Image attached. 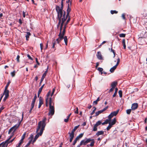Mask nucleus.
<instances>
[{
	"instance_id": "6ab92c4d",
	"label": "nucleus",
	"mask_w": 147,
	"mask_h": 147,
	"mask_svg": "<svg viewBox=\"0 0 147 147\" xmlns=\"http://www.w3.org/2000/svg\"><path fill=\"white\" fill-rule=\"evenodd\" d=\"M44 85H45V84H43L41 86V87L39 88V90H38V97L39 96V94L41 92V91H42V88H43L44 86Z\"/></svg>"
},
{
	"instance_id": "4be33fe9",
	"label": "nucleus",
	"mask_w": 147,
	"mask_h": 147,
	"mask_svg": "<svg viewBox=\"0 0 147 147\" xmlns=\"http://www.w3.org/2000/svg\"><path fill=\"white\" fill-rule=\"evenodd\" d=\"M31 35L30 33L29 32H27V34L26 35L25 37L26 38V39L27 40H28V38Z\"/></svg>"
},
{
	"instance_id": "f3484780",
	"label": "nucleus",
	"mask_w": 147,
	"mask_h": 147,
	"mask_svg": "<svg viewBox=\"0 0 147 147\" xmlns=\"http://www.w3.org/2000/svg\"><path fill=\"white\" fill-rule=\"evenodd\" d=\"M5 95V96L9 97V91L7 89H5L3 95Z\"/></svg>"
},
{
	"instance_id": "a878e982",
	"label": "nucleus",
	"mask_w": 147,
	"mask_h": 147,
	"mask_svg": "<svg viewBox=\"0 0 147 147\" xmlns=\"http://www.w3.org/2000/svg\"><path fill=\"white\" fill-rule=\"evenodd\" d=\"M45 76L42 75V77L40 82L39 83V86H40L41 85V83H42V82L43 81V80L45 78Z\"/></svg>"
},
{
	"instance_id": "de8ad7c7",
	"label": "nucleus",
	"mask_w": 147,
	"mask_h": 147,
	"mask_svg": "<svg viewBox=\"0 0 147 147\" xmlns=\"http://www.w3.org/2000/svg\"><path fill=\"white\" fill-rule=\"evenodd\" d=\"M23 142V141H21V140H20V142L19 143L17 146L16 147H20V145H21L22 144V143Z\"/></svg>"
},
{
	"instance_id": "e2e57ef3",
	"label": "nucleus",
	"mask_w": 147,
	"mask_h": 147,
	"mask_svg": "<svg viewBox=\"0 0 147 147\" xmlns=\"http://www.w3.org/2000/svg\"><path fill=\"white\" fill-rule=\"evenodd\" d=\"M69 119H68V118L67 117V118L66 119H65L64 120V121L65 122H67L69 120Z\"/></svg>"
},
{
	"instance_id": "2f4dec72",
	"label": "nucleus",
	"mask_w": 147,
	"mask_h": 147,
	"mask_svg": "<svg viewBox=\"0 0 147 147\" xmlns=\"http://www.w3.org/2000/svg\"><path fill=\"white\" fill-rule=\"evenodd\" d=\"M102 123L101 121H98L95 125L98 126L100 125Z\"/></svg>"
},
{
	"instance_id": "69168bd1",
	"label": "nucleus",
	"mask_w": 147,
	"mask_h": 147,
	"mask_svg": "<svg viewBox=\"0 0 147 147\" xmlns=\"http://www.w3.org/2000/svg\"><path fill=\"white\" fill-rule=\"evenodd\" d=\"M23 16L25 18L26 16V12L24 11L23 12Z\"/></svg>"
},
{
	"instance_id": "e433bc0d",
	"label": "nucleus",
	"mask_w": 147,
	"mask_h": 147,
	"mask_svg": "<svg viewBox=\"0 0 147 147\" xmlns=\"http://www.w3.org/2000/svg\"><path fill=\"white\" fill-rule=\"evenodd\" d=\"M119 94V97H122V92L121 90H119L118 92Z\"/></svg>"
},
{
	"instance_id": "49530a36",
	"label": "nucleus",
	"mask_w": 147,
	"mask_h": 147,
	"mask_svg": "<svg viewBox=\"0 0 147 147\" xmlns=\"http://www.w3.org/2000/svg\"><path fill=\"white\" fill-rule=\"evenodd\" d=\"M112 127V126L109 124L107 128V131L109 130Z\"/></svg>"
},
{
	"instance_id": "58836bf2",
	"label": "nucleus",
	"mask_w": 147,
	"mask_h": 147,
	"mask_svg": "<svg viewBox=\"0 0 147 147\" xmlns=\"http://www.w3.org/2000/svg\"><path fill=\"white\" fill-rule=\"evenodd\" d=\"M34 105H32V104H31V109H30V110L29 111V113H31L32 110V109L33 108H34Z\"/></svg>"
},
{
	"instance_id": "bb28decb",
	"label": "nucleus",
	"mask_w": 147,
	"mask_h": 147,
	"mask_svg": "<svg viewBox=\"0 0 147 147\" xmlns=\"http://www.w3.org/2000/svg\"><path fill=\"white\" fill-rule=\"evenodd\" d=\"M118 89L117 88H115V92L114 94H113V97H115L117 94V91H118Z\"/></svg>"
},
{
	"instance_id": "3c124183",
	"label": "nucleus",
	"mask_w": 147,
	"mask_h": 147,
	"mask_svg": "<svg viewBox=\"0 0 147 147\" xmlns=\"http://www.w3.org/2000/svg\"><path fill=\"white\" fill-rule=\"evenodd\" d=\"M41 51L42 52V50L43 49V45L42 43H40V44Z\"/></svg>"
},
{
	"instance_id": "f704fd0d",
	"label": "nucleus",
	"mask_w": 147,
	"mask_h": 147,
	"mask_svg": "<svg viewBox=\"0 0 147 147\" xmlns=\"http://www.w3.org/2000/svg\"><path fill=\"white\" fill-rule=\"evenodd\" d=\"M97 126H96L95 124L94 125L93 128V131H97Z\"/></svg>"
},
{
	"instance_id": "052dcab7",
	"label": "nucleus",
	"mask_w": 147,
	"mask_h": 147,
	"mask_svg": "<svg viewBox=\"0 0 147 147\" xmlns=\"http://www.w3.org/2000/svg\"><path fill=\"white\" fill-rule=\"evenodd\" d=\"M48 41H47V43L46 46L45 48V50H46L48 48Z\"/></svg>"
},
{
	"instance_id": "2eb2a0df",
	"label": "nucleus",
	"mask_w": 147,
	"mask_h": 147,
	"mask_svg": "<svg viewBox=\"0 0 147 147\" xmlns=\"http://www.w3.org/2000/svg\"><path fill=\"white\" fill-rule=\"evenodd\" d=\"M97 58L101 60L102 59V56L101 53L100 51H98L97 52L96 55Z\"/></svg>"
},
{
	"instance_id": "c9c22d12",
	"label": "nucleus",
	"mask_w": 147,
	"mask_h": 147,
	"mask_svg": "<svg viewBox=\"0 0 147 147\" xmlns=\"http://www.w3.org/2000/svg\"><path fill=\"white\" fill-rule=\"evenodd\" d=\"M10 83H11V81L10 80H9L8 81V82L6 86H5V89L6 90L7 89L8 87V86H9V84H10Z\"/></svg>"
},
{
	"instance_id": "c85d7f7f",
	"label": "nucleus",
	"mask_w": 147,
	"mask_h": 147,
	"mask_svg": "<svg viewBox=\"0 0 147 147\" xmlns=\"http://www.w3.org/2000/svg\"><path fill=\"white\" fill-rule=\"evenodd\" d=\"M97 69L99 71H100L101 72V74H103V72H102V71H103V69L102 68H101V67H98V68Z\"/></svg>"
},
{
	"instance_id": "f257e3e1",
	"label": "nucleus",
	"mask_w": 147,
	"mask_h": 147,
	"mask_svg": "<svg viewBox=\"0 0 147 147\" xmlns=\"http://www.w3.org/2000/svg\"><path fill=\"white\" fill-rule=\"evenodd\" d=\"M46 118L44 117L42 121H40L38 122L36 130V133L37 134L32 142V144L34 143L35 142L39 136L42 135L46 125Z\"/></svg>"
},
{
	"instance_id": "4d7b16f0",
	"label": "nucleus",
	"mask_w": 147,
	"mask_h": 147,
	"mask_svg": "<svg viewBox=\"0 0 147 147\" xmlns=\"http://www.w3.org/2000/svg\"><path fill=\"white\" fill-rule=\"evenodd\" d=\"M35 59H36V63H37V64L38 65H39L40 63H39V62L38 61V59L37 58H36Z\"/></svg>"
},
{
	"instance_id": "864d4df0",
	"label": "nucleus",
	"mask_w": 147,
	"mask_h": 147,
	"mask_svg": "<svg viewBox=\"0 0 147 147\" xmlns=\"http://www.w3.org/2000/svg\"><path fill=\"white\" fill-rule=\"evenodd\" d=\"M27 57H28L29 59H30L31 60H33V59L31 57L30 55H29L27 54Z\"/></svg>"
},
{
	"instance_id": "8fccbe9b",
	"label": "nucleus",
	"mask_w": 147,
	"mask_h": 147,
	"mask_svg": "<svg viewBox=\"0 0 147 147\" xmlns=\"http://www.w3.org/2000/svg\"><path fill=\"white\" fill-rule=\"evenodd\" d=\"M20 58V56L19 55H18L17 56V57L16 58V60L18 62H19L20 61H19Z\"/></svg>"
},
{
	"instance_id": "ddd939ff",
	"label": "nucleus",
	"mask_w": 147,
	"mask_h": 147,
	"mask_svg": "<svg viewBox=\"0 0 147 147\" xmlns=\"http://www.w3.org/2000/svg\"><path fill=\"white\" fill-rule=\"evenodd\" d=\"M43 104V99L40 96L39 98V104L38 106V108H40L41 105Z\"/></svg>"
},
{
	"instance_id": "79ce46f5",
	"label": "nucleus",
	"mask_w": 147,
	"mask_h": 147,
	"mask_svg": "<svg viewBox=\"0 0 147 147\" xmlns=\"http://www.w3.org/2000/svg\"><path fill=\"white\" fill-rule=\"evenodd\" d=\"M131 111V109H128L126 110V113L127 114L129 115L130 114Z\"/></svg>"
},
{
	"instance_id": "c756f323",
	"label": "nucleus",
	"mask_w": 147,
	"mask_h": 147,
	"mask_svg": "<svg viewBox=\"0 0 147 147\" xmlns=\"http://www.w3.org/2000/svg\"><path fill=\"white\" fill-rule=\"evenodd\" d=\"M26 134V132H25L24 134H23V135L22 136V138H21V140H20L21 141H23L24 139V138H25Z\"/></svg>"
},
{
	"instance_id": "9d476101",
	"label": "nucleus",
	"mask_w": 147,
	"mask_h": 147,
	"mask_svg": "<svg viewBox=\"0 0 147 147\" xmlns=\"http://www.w3.org/2000/svg\"><path fill=\"white\" fill-rule=\"evenodd\" d=\"M119 109L117 111H114L111 113L108 116V118L109 119H111L114 116H116L118 113L119 111Z\"/></svg>"
},
{
	"instance_id": "a211bd4d",
	"label": "nucleus",
	"mask_w": 147,
	"mask_h": 147,
	"mask_svg": "<svg viewBox=\"0 0 147 147\" xmlns=\"http://www.w3.org/2000/svg\"><path fill=\"white\" fill-rule=\"evenodd\" d=\"M91 140H91V142L90 144H88L87 145V146L88 147H89V146H93L94 145V139H91Z\"/></svg>"
},
{
	"instance_id": "7ed1b4c3",
	"label": "nucleus",
	"mask_w": 147,
	"mask_h": 147,
	"mask_svg": "<svg viewBox=\"0 0 147 147\" xmlns=\"http://www.w3.org/2000/svg\"><path fill=\"white\" fill-rule=\"evenodd\" d=\"M65 26L64 28L63 29L62 32L59 33L58 35L59 37L56 39V41H54L55 42H56V43H59L63 38L66 45H67V36H65L63 37L65 35Z\"/></svg>"
},
{
	"instance_id": "cd10ccee",
	"label": "nucleus",
	"mask_w": 147,
	"mask_h": 147,
	"mask_svg": "<svg viewBox=\"0 0 147 147\" xmlns=\"http://www.w3.org/2000/svg\"><path fill=\"white\" fill-rule=\"evenodd\" d=\"M80 125H79L78 126H75L74 129L72 130L71 131L74 133L75 131L78 128Z\"/></svg>"
},
{
	"instance_id": "412c9836",
	"label": "nucleus",
	"mask_w": 147,
	"mask_h": 147,
	"mask_svg": "<svg viewBox=\"0 0 147 147\" xmlns=\"http://www.w3.org/2000/svg\"><path fill=\"white\" fill-rule=\"evenodd\" d=\"M117 84V82H113L111 84V86L113 88H115Z\"/></svg>"
},
{
	"instance_id": "7c9ffc66",
	"label": "nucleus",
	"mask_w": 147,
	"mask_h": 147,
	"mask_svg": "<svg viewBox=\"0 0 147 147\" xmlns=\"http://www.w3.org/2000/svg\"><path fill=\"white\" fill-rule=\"evenodd\" d=\"M111 13L112 14H113L114 13L117 14L118 13V11L116 10H111Z\"/></svg>"
},
{
	"instance_id": "5fc2aeb1",
	"label": "nucleus",
	"mask_w": 147,
	"mask_h": 147,
	"mask_svg": "<svg viewBox=\"0 0 147 147\" xmlns=\"http://www.w3.org/2000/svg\"><path fill=\"white\" fill-rule=\"evenodd\" d=\"M56 44V42L53 41V45L52 46V48H55V45Z\"/></svg>"
},
{
	"instance_id": "0e129e2a",
	"label": "nucleus",
	"mask_w": 147,
	"mask_h": 147,
	"mask_svg": "<svg viewBox=\"0 0 147 147\" xmlns=\"http://www.w3.org/2000/svg\"><path fill=\"white\" fill-rule=\"evenodd\" d=\"M114 88H113L112 87L109 90V92H111L112 91H113V90H114Z\"/></svg>"
},
{
	"instance_id": "a19ab883",
	"label": "nucleus",
	"mask_w": 147,
	"mask_h": 147,
	"mask_svg": "<svg viewBox=\"0 0 147 147\" xmlns=\"http://www.w3.org/2000/svg\"><path fill=\"white\" fill-rule=\"evenodd\" d=\"M15 71H13L11 72V75L12 77H13L15 76Z\"/></svg>"
},
{
	"instance_id": "6e6d98bb",
	"label": "nucleus",
	"mask_w": 147,
	"mask_h": 147,
	"mask_svg": "<svg viewBox=\"0 0 147 147\" xmlns=\"http://www.w3.org/2000/svg\"><path fill=\"white\" fill-rule=\"evenodd\" d=\"M76 110L74 112L75 113L78 114V108L77 107L76 108Z\"/></svg>"
},
{
	"instance_id": "6e6552de",
	"label": "nucleus",
	"mask_w": 147,
	"mask_h": 147,
	"mask_svg": "<svg viewBox=\"0 0 147 147\" xmlns=\"http://www.w3.org/2000/svg\"><path fill=\"white\" fill-rule=\"evenodd\" d=\"M91 140L90 138H86L85 140H82L80 142V144L81 145H85L87 143L90 142Z\"/></svg>"
},
{
	"instance_id": "0eeeda50",
	"label": "nucleus",
	"mask_w": 147,
	"mask_h": 147,
	"mask_svg": "<svg viewBox=\"0 0 147 147\" xmlns=\"http://www.w3.org/2000/svg\"><path fill=\"white\" fill-rule=\"evenodd\" d=\"M20 125V123L18 124H17L14 125L8 131V134H10L12 131H13V133L14 132L17 128L19 127Z\"/></svg>"
},
{
	"instance_id": "aec40b11",
	"label": "nucleus",
	"mask_w": 147,
	"mask_h": 147,
	"mask_svg": "<svg viewBox=\"0 0 147 147\" xmlns=\"http://www.w3.org/2000/svg\"><path fill=\"white\" fill-rule=\"evenodd\" d=\"M104 131H99L97 132V133H96V135L97 136H99L101 135H102L104 134Z\"/></svg>"
},
{
	"instance_id": "72a5a7b5",
	"label": "nucleus",
	"mask_w": 147,
	"mask_h": 147,
	"mask_svg": "<svg viewBox=\"0 0 147 147\" xmlns=\"http://www.w3.org/2000/svg\"><path fill=\"white\" fill-rule=\"evenodd\" d=\"M125 34L122 33L119 34V36L120 37L124 38L125 37Z\"/></svg>"
},
{
	"instance_id": "20e7f679",
	"label": "nucleus",
	"mask_w": 147,
	"mask_h": 147,
	"mask_svg": "<svg viewBox=\"0 0 147 147\" xmlns=\"http://www.w3.org/2000/svg\"><path fill=\"white\" fill-rule=\"evenodd\" d=\"M49 115H53L55 113V108L54 107V103L52 101L51 97L49 98Z\"/></svg>"
},
{
	"instance_id": "1a4fd4ad",
	"label": "nucleus",
	"mask_w": 147,
	"mask_h": 147,
	"mask_svg": "<svg viewBox=\"0 0 147 147\" xmlns=\"http://www.w3.org/2000/svg\"><path fill=\"white\" fill-rule=\"evenodd\" d=\"M120 61V59L119 58H118L117 59V61L116 65L114 66L113 67L111 68L110 70V71L111 72H114L115 69L116 68L117 66L118 65Z\"/></svg>"
},
{
	"instance_id": "f8f14e48",
	"label": "nucleus",
	"mask_w": 147,
	"mask_h": 147,
	"mask_svg": "<svg viewBox=\"0 0 147 147\" xmlns=\"http://www.w3.org/2000/svg\"><path fill=\"white\" fill-rule=\"evenodd\" d=\"M51 91H50L46 95V107H47L48 106V100L49 98V96L51 94Z\"/></svg>"
},
{
	"instance_id": "5701e85b",
	"label": "nucleus",
	"mask_w": 147,
	"mask_h": 147,
	"mask_svg": "<svg viewBox=\"0 0 147 147\" xmlns=\"http://www.w3.org/2000/svg\"><path fill=\"white\" fill-rule=\"evenodd\" d=\"M36 98H37V96H36V94L35 95V96H34V98L32 102V103H31L32 104L34 105L35 102V100H36Z\"/></svg>"
},
{
	"instance_id": "680f3d73",
	"label": "nucleus",
	"mask_w": 147,
	"mask_h": 147,
	"mask_svg": "<svg viewBox=\"0 0 147 147\" xmlns=\"http://www.w3.org/2000/svg\"><path fill=\"white\" fill-rule=\"evenodd\" d=\"M93 103L94 104L97 105L98 103V101L96 100L93 102Z\"/></svg>"
},
{
	"instance_id": "b1692460",
	"label": "nucleus",
	"mask_w": 147,
	"mask_h": 147,
	"mask_svg": "<svg viewBox=\"0 0 147 147\" xmlns=\"http://www.w3.org/2000/svg\"><path fill=\"white\" fill-rule=\"evenodd\" d=\"M68 134H69V137L71 138H74V133L73 132L71 131V132H69L68 133Z\"/></svg>"
},
{
	"instance_id": "4468645a",
	"label": "nucleus",
	"mask_w": 147,
	"mask_h": 147,
	"mask_svg": "<svg viewBox=\"0 0 147 147\" xmlns=\"http://www.w3.org/2000/svg\"><path fill=\"white\" fill-rule=\"evenodd\" d=\"M138 105L137 103H134L132 104L131 107V109L133 110H135L138 107Z\"/></svg>"
},
{
	"instance_id": "13d9d810",
	"label": "nucleus",
	"mask_w": 147,
	"mask_h": 147,
	"mask_svg": "<svg viewBox=\"0 0 147 147\" xmlns=\"http://www.w3.org/2000/svg\"><path fill=\"white\" fill-rule=\"evenodd\" d=\"M47 72H48V70H47L45 71V73L43 74V75L46 76L47 74Z\"/></svg>"
},
{
	"instance_id": "ea45409f",
	"label": "nucleus",
	"mask_w": 147,
	"mask_h": 147,
	"mask_svg": "<svg viewBox=\"0 0 147 147\" xmlns=\"http://www.w3.org/2000/svg\"><path fill=\"white\" fill-rule=\"evenodd\" d=\"M83 134L81 133L80 134V135H79V136L77 137V138H78L79 139L80 138H82L83 136Z\"/></svg>"
},
{
	"instance_id": "f03ea898",
	"label": "nucleus",
	"mask_w": 147,
	"mask_h": 147,
	"mask_svg": "<svg viewBox=\"0 0 147 147\" xmlns=\"http://www.w3.org/2000/svg\"><path fill=\"white\" fill-rule=\"evenodd\" d=\"M57 13L58 17L59 20V22L57 25V27L58 28L59 27L60 23H61L60 29V32H62V30L63 24L64 22L66 20V17H65L64 16H62V13L60 10L57 9Z\"/></svg>"
},
{
	"instance_id": "a18cd8bd",
	"label": "nucleus",
	"mask_w": 147,
	"mask_h": 147,
	"mask_svg": "<svg viewBox=\"0 0 147 147\" xmlns=\"http://www.w3.org/2000/svg\"><path fill=\"white\" fill-rule=\"evenodd\" d=\"M32 140H30V141L28 143V144L26 145L25 147H28V146H29Z\"/></svg>"
},
{
	"instance_id": "09e8293b",
	"label": "nucleus",
	"mask_w": 147,
	"mask_h": 147,
	"mask_svg": "<svg viewBox=\"0 0 147 147\" xmlns=\"http://www.w3.org/2000/svg\"><path fill=\"white\" fill-rule=\"evenodd\" d=\"M55 88H54L53 89V90H52V93L51 94V97L53 95V94H54V93L55 91Z\"/></svg>"
},
{
	"instance_id": "774afa93",
	"label": "nucleus",
	"mask_w": 147,
	"mask_h": 147,
	"mask_svg": "<svg viewBox=\"0 0 147 147\" xmlns=\"http://www.w3.org/2000/svg\"><path fill=\"white\" fill-rule=\"evenodd\" d=\"M8 97H7V96H5V97H4V99H3V101H5V100H6V99H7V98Z\"/></svg>"
},
{
	"instance_id": "c03bdc74",
	"label": "nucleus",
	"mask_w": 147,
	"mask_h": 147,
	"mask_svg": "<svg viewBox=\"0 0 147 147\" xmlns=\"http://www.w3.org/2000/svg\"><path fill=\"white\" fill-rule=\"evenodd\" d=\"M111 51L114 54L113 57H114L115 56V52L114 50L113 49L111 48Z\"/></svg>"
},
{
	"instance_id": "338daca9",
	"label": "nucleus",
	"mask_w": 147,
	"mask_h": 147,
	"mask_svg": "<svg viewBox=\"0 0 147 147\" xmlns=\"http://www.w3.org/2000/svg\"><path fill=\"white\" fill-rule=\"evenodd\" d=\"M63 0H62L61 2V7H63Z\"/></svg>"
},
{
	"instance_id": "37998d69",
	"label": "nucleus",
	"mask_w": 147,
	"mask_h": 147,
	"mask_svg": "<svg viewBox=\"0 0 147 147\" xmlns=\"http://www.w3.org/2000/svg\"><path fill=\"white\" fill-rule=\"evenodd\" d=\"M93 108L94 109V110L92 111V112L90 114L91 115H93L95 113V111L96 110V107H94Z\"/></svg>"
},
{
	"instance_id": "423d86ee",
	"label": "nucleus",
	"mask_w": 147,
	"mask_h": 147,
	"mask_svg": "<svg viewBox=\"0 0 147 147\" xmlns=\"http://www.w3.org/2000/svg\"><path fill=\"white\" fill-rule=\"evenodd\" d=\"M12 136H11L7 140H6L4 144L1 147H7L8 144L12 142L14 140L15 138L11 140H10Z\"/></svg>"
},
{
	"instance_id": "603ef678",
	"label": "nucleus",
	"mask_w": 147,
	"mask_h": 147,
	"mask_svg": "<svg viewBox=\"0 0 147 147\" xmlns=\"http://www.w3.org/2000/svg\"><path fill=\"white\" fill-rule=\"evenodd\" d=\"M70 17H69L68 18V19H67V22H66V24L65 25V26H64V28L65 27H65H66V26H65L66 24H68V22H69V21H70Z\"/></svg>"
},
{
	"instance_id": "9b49d317",
	"label": "nucleus",
	"mask_w": 147,
	"mask_h": 147,
	"mask_svg": "<svg viewBox=\"0 0 147 147\" xmlns=\"http://www.w3.org/2000/svg\"><path fill=\"white\" fill-rule=\"evenodd\" d=\"M108 108V106H107L104 108L102 110L98 111L96 112L95 113L96 116H97L98 115L100 114H101L103 113L104 111H106Z\"/></svg>"
},
{
	"instance_id": "dca6fc26",
	"label": "nucleus",
	"mask_w": 147,
	"mask_h": 147,
	"mask_svg": "<svg viewBox=\"0 0 147 147\" xmlns=\"http://www.w3.org/2000/svg\"><path fill=\"white\" fill-rule=\"evenodd\" d=\"M116 121V118H114L111 122L110 121L109 124L112 126L113 125H114Z\"/></svg>"
},
{
	"instance_id": "4c0bfd02",
	"label": "nucleus",
	"mask_w": 147,
	"mask_h": 147,
	"mask_svg": "<svg viewBox=\"0 0 147 147\" xmlns=\"http://www.w3.org/2000/svg\"><path fill=\"white\" fill-rule=\"evenodd\" d=\"M111 120V119H106L105 121V122L106 124L107 123H109L110 121Z\"/></svg>"
},
{
	"instance_id": "39448f33",
	"label": "nucleus",
	"mask_w": 147,
	"mask_h": 147,
	"mask_svg": "<svg viewBox=\"0 0 147 147\" xmlns=\"http://www.w3.org/2000/svg\"><path fill=\"white\" fill-rule=\"evenodd\" d=\"M63 7L62 8L61 7L60 8L59 6H58L57 5L56 6V11H57V9L60 10V11H61V12L62 13V16H64L65 17H66L67 19L68 17V16L69 13L70 11H71V9L70 8H69V5H68L67 9V14L66 15H65V11H63Z\"/></svg>"
},
{
	"instance_id": "393cba45",
	"label": "nucleus",
	"mask_w": 147,
	"mask_h": 147,
	"mask_svg": "<svg viewBox=\"0 0 147 147\" xmlns=\"http://www.w3.org/2000/svg\"><path fill=\"white\" fill-rule=\"evenodd\" d=\"M122 43L123 45V48L124 49H126V45L125 44V39H123L122 40Z\"/></svg>"
},
{
	"instance_id": "bf43d9fd",
	"label": "nucleus",
	"mask_w": 147,
	"mask_h": 147,
	"mask_svg": "<svg viewBox=\"0 0 147 147\" xmlns=\"http://www.w3.org/2000/svg\"><path fill=\"white\" fill-rule=\"evenodd\" d=\"M122 17L123 19H125V15L123 13L122 14Z\"/></svg>"
},
{
	"instance_id": "473e14b6",
	"label": "nucleus",
	"mask_w": 147,
	"mask_h": 147,
	"mask_svg": "<svg viewBox=\"0 0 147 147\" xmlns=\"http://www.w3.org/2000/svg\"><path fill=\"white\" fill-rule=\"evenodd\" d=\"M79 140L77 138H76V139L74 140V141L73 142V145H75L76 144V143L77 142V140Z\"/></svg>"
}]
</instances>
